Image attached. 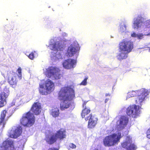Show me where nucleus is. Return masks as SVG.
I'll list each match as a JSON object with an SVG mask.
<instances>
[{
    "mask_svg": "<svg viewBox=\"0 0 150 150\" xmlns=\"http://www.w3.org/2000/svg\"><path fill=\"white\" fill-rule=\"evenodd\" d=\"M139 106L135 105H130L127 108V113L130 116L136 117L140 113Z\"/></svg>",
    "mask_w": 150,
    "mask_h": 150,
    "instance_id": "obj_12",
    "label": "nucleus"
},
{
    "mask_svg": "<svg viewBox=\"0 0 150 150\" xmlns=\"http://www.w3.org/2000/svg\"><path fill=\"white\" fill-rule=\"evenodd\" d=\"M127 23L125 21L120 22L118 29L119 32L122 33L125 32L127 30Z\"/></svg>",
    "mask_w": 150,
    "mask_h": 150,
    "instance_id": "obj_24",
    "label": "nucleus"
},
{
    "mask_svg": "<svg viewBox=\"0 0 150 150\" xmlns=\"http://www.w3.org/2000/svg\"><path fill=\"white\" fill-rule=\"evenodd\" d=\"M131 36L132 37L137 38L138 34H136V33L134 32L131 34Z\"/></svg>",
    "mask_w": 150,
    "mask_h": 150,
    "instance_id": "obj_31",
    "label": "nucleus"
},
{
    "mask_svg": "<svg viewBox=\"0 0 150 150\" xmlns=\"http://www.w3.org/2000/svg\"><path fill=\"white\" fill-rule=\"evenodd\" d=\"M145 35L142 33H139L138 34L137 39H141L144 38Z\"/></svg>",
    "mask_w": 150,
    "mask_h": 150,
    "instance_id": "obj_30",
    "label": "nucleus"
},
{
    "mask_svg": "<svg viewBox=\"0 0 150 150\" xmlns=\"http://www.w3.org/2000/svg\"><path fill=\"white\" fill-rule=\"evenodd\" d=\"M89 120L88 125V127L93 128L94 127L97 123L98 119L96 117L92 116L91 114L87 117H86V121Z\"/></svg>",
    "mask_w": 150,
    "mask_h": 150,
    "instance_id": "obj_20",
    "label": "nucleus"
},
{
    "mask_svg": "<svg viewBox=\"0 0 150 150\" xmlns=\"http://www.w3.org/2000/svg\"><path fill=\"white\" fill-rule=\"evenodd\" d=\"M28 101H25L23 98L22 99L21 98H15L13 99L11 103V106L14 105L17 107L22 104L27 102Z\"/></svg>",
    "mask_w": 150,
    "mask_h": 150,
    "instance_id": "obj_22",
    "label": "nucleus"
},
{
    "mask_svg": "<svg viewBox=\"0 0 150 150\" xmlns=\"http://www.w3.org/2000/svg\"><path fill=\"white\" fill-rule=\"evenodd\" d=\"M21 130V127L19 126L13 127L9 133V137L12 138H17L20 135L22 132Z\"/></svg>",
    "mask_w": 150,
    "mask_h": 150,
    "instance_id": "obj_16",
    "label": "nucleus"
},
{
    "mask_svg": "<svg viewBox=\"0 0 150 150\" xmlns=\"http://www.w3.org/2000/svg\"><path fill=\"white\" fill-rule=\"evenodd\" d=\"M48 150H58L57 149L53 148H50Z\"/></svg>",
    "mask_w": 150,
    "mask_h": 150,
    "instance_id": "obj_34",
    "label": "nucleus"
},
{
    "mask_svg": "<svg viewBox=\"0 0 150 150\" xmlns=\"http://www.w3.org/2000/svg\"><path fill=\"white\" fill-rule=\"evenodd\" d=\"M25 54L31 60H33L34 58H36L38 56L37 53L35 51L32 52L29 54L27 53Z\"/></svg>",
    "mask_w": 150,
    "mask_h": 150,
    "instance_id": "obj_28",
    "label": "nucleus"
},
{
    "mask_svg": "<svg viewBox=\"0 0 150 150\" xmlns=\"http://www.w3.org/2000/svg\"><path fill=\"white\" fill-rule=\"evenodd\" d=\"M48 47L52 51L51 52V60L56 61L62 58V52L65 45L61 41L59 40V38L55 37L51 39L49 41Z\"/></svg>",
    "mask_w": 150,
    "mask_h": 150,
    "instance_id": "obj_2",
    "label": "nucleus"
},
{
    "mask_svg": "<svg viewBox=\"0 0 150 150\" xmlns=\"http://www.w3.org/2000/svg\"><path fill=\"white\" fill-rule=\"evenodd\" d=\"M108 99H106L105 100V103L107 102V101H108Z\"/></svg>",
    "mask_w": 150,
    "mask_h": 150,
    "instance_id": "obj_38",
    "label": "nucleus"
},
{
    "mask_svg": "<svg viewBox=\"0 0 150 150\" xmlns=\"http://www.w3.org/2000/svg\"><path fill=\"white\" fill-rule=\"evenodd\" d=\"M35 120L34 115L29 111L23 115L21 122L24 126L31 127L34 124Z\"/></svg>",
    "mask_w": 150,
    "mask_h": 150,
    "instance_id": "obj_8",
    "label": "nucleus"
},
{
    "mask_svg": "<svg viewBox=\"0 0 150 150\" xmlns=\"http://www.w3.org/2000/svg\"><path fill=\"white\" fill-rule=\"evenodd\" d=\"M88 79V77H86L84 80L80 83V85H81L85 86L87 83V80Z\"/></svg>",
    "mask_w": 150,
    "mask_h": 150,
    "instance_id": "obj_29",
    "label": "nucleus"
},
{
    "mask_svg": "<svg viewBox=\"0 0 150 150\" xmlns=\"http://www.w3.org/2000/svg\"><path fill=\"white\" fill-rule=\"evenodd\" d=\"M54 83L48 79L45 81H42L39 83L38 90L39 93L42 95L49 94L54 89Z\"/></svg>",
    "mask_w": 150,
    "mask_h": 150,
    "instance_id": "obj_5",
    "label": "nucleus"
},
{
    "mask_svg": "<svg viewBox=\"0 0 150 150\" xmlns=\"http://www.w3.org/2000/svg\"><path fill=\"white\" fill-rule=\"evenodd\" d=\"M147 138L150 139V134H147Z\"/></svg>",
    "mask_w": 150,
    "mask_h": 150,
    "instance_id": "obj_36",
    "label": "nucleus"
},
{
    "mask_svg": "<svg viewBox=\"0 0 150 150\" xmlns=\"http://www.w3.org/2000/svg\"><path fill=\"white\" fill-rule=\"evenodd\" d=\"M13 142L11 140L5 141L1 146V150H13Z\"/></svg>",
    "mask_w": 150,
    "mask_h": 150,
    "instance_id": "obj_18",
    "label": "nucleus"
},
{
    "mask_svg": "<svg viewBox=\"0 0 150 150\" xmlns=\"http://www.w3.org/2000/svg\"><path fill=\"white\" fill-rule=\"evenodd\" d=\"M122 146L127 149V150H132L134 147L135 149H137L136 146L132 143L131 138L129 136H127L125 141L121 144Z\"/></svg>",
    "mask_w": 150,
    "mask_h": 150,
    "instance_id": "obj_14",
    "label": "nucleus"
},
{
    "mask_svg": "<svg viewBox=\"0 0 150 150\" xmlns=\"http://www.w3.org/2000/svg\"><path fill=\"white\" fill-rule=\"evenodd\" d=\"M133 48V43L127 40H123L119 45L118 52L117 56V59L121 60L125 59L128 57L129 53Z\"/></svg>",
    "mask_w": 150,
    "mask_h": 150,
    "instance_id": "obj_3",
    "label": "nucleus"
},
{
    "mask_svg": "<svg viewBox=\"0 0 150 150\" xmlns=\"http://www.w3.org/2000/svg\"><path fill=\"white\" fill-rule=\"evenodd\" d=\"M144 18L141 15H138L134 17L132 22V27L134 30H138L143 26Z\"/></svg>",
    "mask_w": 150,
    "mask_h": 150,
    "instance_id": "obj_11",
    "label": "nucleus"
},
{
    "mask_svg": "<svg viewBox=\"0 0 150 150\" xmlns=\"http://www.w3.org/2000/svg\"><path fill=\"white\" fill-rule=\"evenodd\" d=\"M136 149H135V147H134V148H133L132 149V150H135Z\"/></svg>",
    "mask_w": 150,
    "mask_h": 150,
    "instance_id": "obj_39",
    "label": "nucleus"
},
{
    "mask_svg": "<svg viewBox=\"0 0 150 150\" xmlns=\"http://www.w3.org/2000/svg\"><path fill=\"white\" fill-rule=\"evenodd\" d=\"M145 25L147 28H145L144 29V35H150V30L149 28H150V19L146 21Z\"/></svg>",
    "mask_w": 150,
    "mask_h": 150,
    "instance_id": "obj_26",
    "label": "nucleus"
},
{
    "mask_svg": "<svg viewBox=\"0 0 150 150\" xmlns=\"http://www.w3.org/2000/svg\"><path fill=\"white\" fill-rule=\"evenodd\" d=\"M79 50V44L76 40L74 41L68 47L66 55L69 57L73 56Z\"/></svg>",
    "mask_w": 150,
    "mask_h": 150,
    "instance_id": "obj_13",
    "label": "nucleus"
},
{
    "mask_svg": "<svg viewBox=\"0 0 150 150\" xmlns=\"http://www.w3.org/2000/svg\"><path fill=\"white\" fill-rule=\"evenodd\" d=\"M44 73L47 77L53 80L60 79L62 76L60 70L55 67H51L46 69Z\"/></svg>",
    "mask_w": 150,
    "mask_h": 150,
    "instance_id": "obj_7",
    "label": "nucleus"
},
{
    "mask_svg": "<svg viewBox=\"0 0 150 150\" xmlns=\"http://www.w3.org/2000/svg\"><path fill=\"white\" fill-rule=\"evenodd\" d=\"M87 103V102L84 101L83 102V109L82 111V112L81 113V116L83 118H85L88 117L90 115H88L89 113L90 112V110L89 109L87 108L86 106H85Z\"/></svg>",
    "mask_w": 150,
    "mask_h": 150,
    "instance_id": "obj_23",
    "label": "nucleus"
},
{
    "mask_svg": "<svg viewBox=\"0 0 150 150\" xmlns=\"http://www.w3.org/2000/svg\"><path fill=\"white\" fill-rule=\"evenodd\" d=\"M149 92L147 90L142 88L138 91H132L127 93L126 99L133 97L138 93V96L136 99V103L142 105L145 100L146 97L149 94Z\"/></svg>",
    "mask_w": 150,
    "mask_h": 150,
    "instance_id": "obj_4",
    "label": "nucleus"
},
{
    "mask_svg": "<svg viewBox=\"0 0 150 150\" xmlns=\"http://www.w3.org/2000/svg\"><path fill=\"white\" fill-rule=\"evenodd\" d=\"M31 110L35 115H39L41 111L40 104L39 102L35 103L32 105Z\"/></svg>",
    "mask_w": 150,
    "mask_h": 150,
    "instance_id": "obj_21",
    "label": "nucleus"
},
{
    "mask_svg": "<svg viewBox=\"0 0 150 150\" xmlns=\"http://www.w3.org/2000/svg\"><path fill=\"white\" fill-rule=\"evenodd\" d=\"M18 72V74H21V69L20 67L18 68L17 70Z\"/></svg>",
    "mask_w": 150,
    "mask_h": 150,
    "instance_id": "obj_33",
    "label": "nucleus"
},
{
    "mask_svg": "<svg viewBox=\"0 0 150 150\" xmlns=\"http://www.w3.org/2000/svg\"><path fill=\"white\" fill-rule=\"evenodd\" d=\"M65 136V131L63 129H61L55 134H51L46 137L45 139L49 144H52L56 141L57 138L62 139L64 138Z\"/></svg>",
    "mask_w": 150,
    "mask_h": 150,
    "instance_id": "obj_9",
    "label": "nucleus"
},
{
    "mask_svg": "<svg viewBox=\"0 0 150 150\" xmlns=\"http://www.w3.org/2000/svg\"><path fill=\"white\" fill-rule=\"evenodd\" d=\"M69 146L70 148L73 149H75L76 147V145H74L73 143L70 144H69Z\"/></svg>",
    "mask_w": 150,
    "mask_h": 150,
    "instance_id": "obj_32",
    "label": "nucleus"
},
{
    "mask_svg": "<svg viewBox=\"0 0 150 150\" xmlns=\"http://www.w3.org/2000/svg\"><path fill=\"white\" fill-rule=\"evenodd\" d=\"M19 74L18 76V78L20 79H21V74Z\"/></svg>",
    "mask_w": 150,
    "mask_h": 150,
    "instance_id": "obj_35",
    "label": "nucleus"
},
{
    "mask_svg": "<svg viewBox=\"0 0 150 150\" xmlns=\"http://www.w3.org/2000/svg\"><path fill=\"white\" fill-rule=\"evenodd\" d=\"M150 134V128L148 130L147 134Z\"/></svg>",
    "mask_w": 150,
    "mask_h": 150,
    "instance_id": "obj_37",
    "label": "nucleus"
},
{
    "mask_svg": "<svg viewBox=\"0 0 150 150\" xmlns=\"http://www.w3.org/2000/svg\"><path fill=\"white\" fill-rule=\"evenodd\" d=\"M108 96L107 94H106V96Z\"/></svg>",
    "mask_w": 150,
    "mask_h": 150,
    "instance_id": "obj_41",
    "label": "nucleus"
},
{
    "mask_svg": "<svg viewBox=\"0 0 150 150\" xmlns=\"http://www.w3.org/2000/svg\"><path fill=\"white\" fill-rule=\"evenodd\" d=\"M75 96L74 90L71 87L62 88L59 93L58 98L63 101L61 103L60 108L62 110L69 108L71 105L70 100Z\"/></svg>",
    "mask_w": 150,
    "mask_h": 150,
    "instance_id": "obj_1",
    "label": "nucleus"
},
{
    "mask_svg": "<svg viewBox=\"0 0 150 150\" xmlns=\"http://www.w3.org/2000/svg\"><path fill=\"white\" fill-rule=\"evenodd\" d=\"M17 73L10 72L8 74V82L11 85H16L17 82Z\"/></svg>",
    "mask_w": 150,
    "mask_h": 150,
    "instance_id": "obj_19",
    "label": "nucleus"
},
{
    "mask_svg": "<svg viewBox=\"0 0 150 150\" xmlns=\"http://www.w3.org/2000/svg\"><path fill=\"white\" fill-rule=\"evenodd\" d=\"M8 88L5 87L3 92L0 94V107L3 106L6 103V99L9 94Z\"/></svg>",
    "mask_w": 150,
    "mask_h": 150,
    "instance_id": "obj_15",
    "label": "nucleus"
},
{
    "mask_svg": "<svg viewBox=\"0 0 150 150\" xmlns=\"http://www.w3.org/2000/svg\"><path fill=\"white\" fill-rule=\"evenodd\" d=\"M122 136L120 132L115 133L106 137L103 140V143L106 146H111L117 144Z\"/></svg>",
    "mask_w": 150,
    "mask_h": 150,
    "instance_id": "obj_6",
    "label": "nucleus"
},
{
    "mask_svg": "<svg viewBox=\"0 0 150 150\" xmlns=\"http://www.w3.org/2000/svg\"><path fill=\"white\" fill-rule=\"evenodd\" d=\"M128 119L126 116H117L113 120L112 122H116V128L118 131L123 129L127 125L128 122Z\"/></svg>",
    "mask_w": 150,
    "mask_h": 150,
    "instance_id": "obj_10",
    "label": "nucleus"
},
{
    "mask_svg": "<svg viewBox=\"0 0 150 150\" xmlns=\"http://www.w3.org/2000/svg\"><path fill=\"white\" fill-rule=\"evenodd\" d=\"M76 64V60L71 59H68L64 60L62 64L64 68L70 69L74 67Z\"/></svg>",
    "mask_w": 150,
    "mask_h": 150,
    "instance_id": "obj_17",
    "label": "nucleus"
},
{
    "mask_svg": "<svg viewBox=\"0 0 150 150\" xmlns=\"http://www.w3.org/2000/svg\"><path fill=\"white\" fill-rule=\"evenodd\" d=\"M64 34H65V35H64L65 36H67V34L65 33H64Z\"/></svg>",
    "mask_w": 150,
    "mask_h": 150,
    "instance_id": "obj_40",
    "label": "nucleus"
},
{
    "mask_svg": "<svg viewBox=\"0 0 150 150\" xmlns=\"http://www.w3.org/2000/svg\"><path fill=\"white\" fill-rule=\"evenodd\" d=\"M6 112V110H4L1 112L0 121V126H1V127H4V125L6 124V121L5 120L4 118Z\"/></svg>",
    "mask_w": 150,
    "mask_h": 150,
    "instance_id": "obj_25",
    "label": "nucleus"
},
{
    "mask_svg": "<svg viewBox=\"0 0 150 150\" xmlns=\"http://www.w3.org/2000/svg\"><path fill=\"white\" fill-rule=\"evenodd\" d=\"M50 113L53 117H57L59 114V110L57 108L53 109L50 111Z\"/></svg>",
    "mask_w": 150,
    "mask_h": 150,
    "instance_id": "obj_27",
    "label": "nucleus"
}]
</instances>
